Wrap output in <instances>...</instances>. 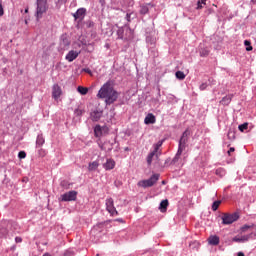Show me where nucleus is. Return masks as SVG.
I'll return each mask as SVG.
<instances>
[{
    "label": "nucleus",
    "instance_id": "f257e3e1",
    "mask_svg": "<svg viewBox=\"0 0 256 256\" xmlns=\"http://www.w3.org/2000/svg\"><path fill=\"white\" fill-rule=\"evenodd\" d=\"M98 99H105L106 105H113L119 99V92L114 90L111 82H106L98 91Z\"/></svg>",
    "mask_w": 256,
    "mask_h": 256
},
{
    "label": "nucleus",
    "instance_id": "f03ea898",
    "mask_svg": "<svg viewBox=\"0 0 256 256\" xmlns=\"http://www.w3.org/2000/svg\"><path fill=\"white\" fill-rule=\"evenodd\" d=\"M36 20L39 21L43 18V14L47 13V10L49 9V6L47 5V0H37L36 1Z\"/></svg>",
    "mask_w": 256,
    "mask_h": 256
},
{
    "label": "nucleus",
    "instance_id": "7ed1b4c3",
    "mask_svg": "<svg viewBox=\"0 0 256 256\" xmlns=\"http://www.w3.org/2000/svg\"><path fill=\"white\" fill-rule=\"evenodd\" d=\"M162 145H163V140H160L153 145L154 150L150 152L147 156L148 165H151L153 163V157H156V159H159V156L161 155V151L159 149H161Z\"/></svg>",
    "mask_w": 256,
    "mask_h": 256
},
{
    "label": "nucleus",
    "instance_id": "20e7f679",
    "mask_svg": "<svg viewBox=\"0 0 256 256\" xmlns=\"http://www.w3.org/2000/svg\"><path fill=\"white\" fill-rule=\"evenodd\" d=\"M159 174H153L149 179L147 180H140L138 182V187H143L144 189H147V187H153L157 181H159Z\"/></svg>",
    "mask_w": 256,
    "mask_h": 256
},
{
    "label": "nucleus",
    "instance_id": "39448f33",
    "mask_svg": "<svg viewBox=\"0 0 256 256\" xmlns=\"http://www.w3.org/2000/svg\"><path fill=\"white\" fill-rule=\"evenodd\" d=\"M239 219V214L237 212L229 214L225 213L222 215V224L223 225H231L235 223Z\"/></svg>",
    "mask_w": 256,
    "mask_h": 256
},
{
    "label": "nucleus",
    "instance_id": "423d86ee",
    "mask_svg": "<svg viewBox=\"0 0 256 256\" xmlns=\"http://www.w3.org/2000/svg\"><path fill=\"white\" fill-rule=\"evenodd\" d=\"M106 210L110 215H119V212L115 208V204L113 202V198L106 199Z\"/></svg>",
    "mask_w": 256,
    "mask_h": 256
},
{
    "label": "nucleus",
    "instance_id": "0eeeda50",
    "mask_svg": "<svg viewBox=\"0 0 256 256\" xmlns=\"http://www.w3.org/2000/svg\"><path fill=\"white\" fill-rule=\"evenodd\" d=\"M77 191L72 190L61 195V201H76Z\"/></svg>",
    "mask_w": 256,
    "mask_h": 256
},
{
    "label": "nucleus",
    "instance_id": "6e6552de",
    "mask_svg": "<svg viewBox=\"0 0 256 256\" xmlns=\"http://www.w3.org/2000/svg\"><path fill=\"white\" fill-rule=\"evenodd\" d=\"M85 15H87V9L85 8H79L74 14L73 17L75 21L79 19V21H83L85 19Z\"/></svg>",
    "mask_w": 256,
    "mask_h": 256
},
{
    "label": "nucleus",
    "instance_id": "1a4fd4ad",
    "mask_svg": "<svg viewBox=\"0 0 256 256\" xmlns=\"http://www.w3.org/2000/svg\"><path fill=\"white\" fill-rule=\"evenodd\" d=\"M187 137H189V130H186V131L183 132V134H182V136L179 140L178 147H182V148L186 149L187 142L189 141V139Z\"/></svg>",
    "mask_w": 256,
    "mask_h": 256
},
{
    "label": "nucleus",
    "instance_id": "9d476101",
    "mask_svg": "<svg viewBox=\"0 0 256 256\" xmlns=\"http://www.w3.org/2000/svg\"><path fill=\"white\" fill-rule=\"evenodd\" d=\"M63 91L61 90V86L59 84H54L52 87V97L57 101L59 97H61Z\"/></svg>",
    "mask_w": 256,
    "mask_h": 256
},
{
    "label": "nucleus",
    "instance_id": "9b49d317",
    "mask_svg": "<svg viewBox=\"0 0 256 256\" xmlns=\"http://www.w3.org/2000/svg\"><path fill=\"white\" fill-rule=\"evenodd\" d=\"M79 53L81 52H77L75 50L69 51L68 54L66 55V61H69V63H72V61H75V59L79 57Z\"/></svg>",
    "mask_w": 256,
    "mask_h": 256
},
{
    "label": "nucleus",
    "instance_id": "f8f14e48",
    "mask_svg": "<svg viewBox=\"0 0 256 256\" xmlns=\"http://www.w3.org/2000/svg\"><path fill=\"white\" fill-rule=\"evenodd\" d=\"M156 121H157V118H155V115H153V113L147 114V116L144 119L145 125H153L156 123Z\"/></svg>",
    "mask_w": 256,
    "mask_h": 256
},
{
    "label": "nucleus",
    "instance_id": "ddd939ff",
    "mask_svg": "<svg viewBox=\"0 0 256 256\" xmlns=\"http://www.w3.org/2000/svg\"><path fill=\"white\" fill-rule=\"evenodd\" d=\"M249 239H251V234L250 235H244L241 237H237L235 236L232 241H234L235 243H246V241H249Z\"/></svg>",
    "mask_w": 256,
    "mask_h": 256
},
{
    "label": "nucleus",
    "instance_id": "4468645a",
    "mask_svg": "<svg viewBox=\"0 0 256 256\" xmlns=\"http://www.w3.org/2000/svg\"><path fill=\"white\" fill-rule=\"evenodd\" d=\"M106 171H111V169H115V160L107 159L106 163L103 165Z\"/></svg>",
    "mask_w": 256,
    "mask_h": 256
},
{
    "label": "nucleus",
    "instance_id": "2eb2a0df",
    "mask_svg": "<svg viewBox=\"0 0 256 256\" xmlns=\"http://www.w3.org/2000/svg\"><path fill=\"white\" fill-rule=\"evenodd\" d=\"M183 151H185V148L178 146V151L175 155V157L172 160V163L175 164L179 161V159L181 158V155L183 154Z\"/></svg>",
    "mask_w": 256,
    "mask_h": 256
},
{
    "label": "nucleus",
    "instance_id": "dca6fc26",
    "mask_svg": "<svg viewBox=\"0 0 256 256\" xmlns=\"http://www.w3.org/2000/svg\"><path fill=\"white\" fill-rule=\"evenodd\" d=\"M131 39H133V30L126 28L124 33V41H131Z\"/></svg>",
    "mask_w": 256,
    "mask_h": 256
},
{
    "label": "nucleus",
    "instance_id": "f3484780",
    "mask_svg": "<svg viewBox=\"0 0 256 256\" xmlns=\"http://www.w3.org/2000/svg\"><path fill=\"white\" fill-rule=\"evenodd\" d=\"M102 115H103V112L96 110L91 113V119H92V121H99V119H101Z\"/></svg>",
    "mask_w": 256,
    "mask_h": 256
},
{
    "label": "nucleus",
    "instance_id": "a211bd4d",
    "mask_svg": "<svg viewBox=\"0 0 256 256\" xmlns=\"http://www.w3.org/2000/svg\"><path fill=\"white\" fill-rule=\"evenodd\" d=\"M96 169H99V160L90 162V163L88 164V171L93 172V171H95Z\"/></svg>",
    "mask_w": 256,
    "mask_h": 256
},
{
    "label": "nucleus",
    "instance_id": "6ab92c4d",
    "mask_svg": "<svg viewBox=\"0 0 256 256\" xmlns=\"http://www.w3.org/2000/svg\"><path fill=\"white\" fill-rule=\"evenodd\" d=\"M167 207H169V200H162L159 207L160 211L162 213H165V211H167Z\"/></svg>",
    "mask_w": 256,
    "mask_h": 256
},
{
    "label": "nucleus",
    "instance_id": "aec40b11",
    "mask_svg": "<svg viewBox=\"0 0 256 256\" xmlns=\"http://www.w3.org/2000/svg\"><path fill=\"white\" fill-rule=\"evenodd\" d=\"M233 99V94H230L228 96H225L222 98V100L220 101L221 105H229V103H231V100Z\"/></svg>",
    "mask_w": 256,
    "mask_h": 256
},
{
    "label": "nucleus",
    "instance_id": "412c9836",
    "mask_svg": "<svg viewBox=\"0 0 256 256\" xmlns=\"http://www.w3.org/2000/svg\"><path fill=\"white\" fill-rule=\"evenodd\" d=\"M149 5H151V3L140 6V15H147V13H149Z\"/></svg>",
    "mask_w": 256,
    "mask_h": 256
},
{
    "label": "nucleus",
    "instance_id": "4be33fe9",
    "mask_svg": "<svg viewBox=\"0 0 256 256\" xmlns=\"http://www.w3.org/2000/svg\"><path fill=\"white\" fill-rule=\"evenodd\" d=\"M209 245H218L219 244V237L217 235L210 236L208 238Z\"/></svg>",
    "mask_w": 256,
    "mask_h": 256
},
{
    "label": "nucleus",
    "instance_id": "5701e85b",
    "mask_svg": "<svg viewBox=\"0 0 256 256\" xmlns=\"http://www.w3.org/2000/svg\"><path fill=\"white\" fill-rule=\"evenodd\" d=\"M94 135H95V137H101V135H103V130L101 128V125H96L95 126Z\"/></svg>",
    "mask_w": 256,
    "mask_h": 256
},
{
    "label": "nucleus",
    "instance_id": "b1692460",
    "mask_svg": "<svg viewBox=\"0 0 256 256\" xmlns=\"http://www.w3.org/2000/svg\"><path fill=\"white\" fill-rule=\"evenodd\" d=\"M253 227H255V224H251V225L246 224L240 228V231L241 233H247V231H249V229H253Z\"/></svg>",
    "mask_w": 256,
    "mask_h": 256
},
{
    "label": "nucleus",
    "instance_id": "393cba45",
    "mask_svg": "<svg viewBox=\"0 0 256 256\" xmlns=\"http://www.w3.org/2000/svg\"><path fill=\"white\" fill-rule=\"evenodd\" d=\"M77 91L80 93V95H87V93H89V88L78 86Z\"/></svg>",
    "mask_w": 256,
    "mask_h": 256
},
{
    "label": "nucleus",
    "instance_id": "a878e982",
    "mask_svg": "<svg viewBox=\"0 0 256 256\" xmlns=\"http://www.w3.org/2000/svg\"><path fill=\"white\" fill-rule=\"evenodd\" d=\"M117 36H118V39H123L125 41V29L119 28L117 30Z\"/></svg>",
    "mask_w": 256,
    "mask_h": 256
},
{
    "label": "nucleus",
    "instance_id": "bb28decb",
    "mask_svg": "<svg viewBox=\"0 0 256 256\" xmlns=\"http://www.w3.org/2000/svg\"><path fill=\"white\" fill-rule=\"evenodd\" d=\"M45 143V138H43V135H39L36 139V145L38 147H42V145Z\"/></svg>",
    "mask_w": 256,
    "mask_h": 256
},
{
    "label": "nucleus",
    "instance_id": "cd10ccee",
    "mask_svg": "<svg viewBox=\"0 0 256 256\" xmlns=\"http://www.w3.org/2000/svg\"><path fill=\"white\" fill-rule=\"evenodd\" d=\"M248 127H249V123L245 122V123L239 125L238 129H239V131H241V133H243V131H246V129H248Z\"/></svg>",
    "mask_w": 256,
    "mask_h": 256
},
{
    "label": "nucleus",
    "instance_id": "c85d7f7f",
    "mask_svg": "<svg viewBox=\"0 0 256 256\" xmlns=\"http://www.w3.org/2000/svg\"><path fill=\"white\" fill-rule=\"evenodd\" d=\"M219 205H221V200L214 201L212 204V211H217V209H219Z\"/></svg>",
    "mask_w": 256,
    "mask_h": 256
},
{
    "label": "nucleus",
    "instance_id": "c756f323",
    "mask_svg": "<svg viewBox=\"0 0 256 256\" xmlns=\"http://www.w3.org/2000/svg\"><path fill=\"white\" fill-rule=\"evenodd\" d=\"M244 45L246 46V51H253V46H251V41L245 40Z\"/></svg>",
    "mask_w": 256,
    "mask_h": 256
},
{
    "label": "nucleus",
    "instance_id": "7c9ffc66",
    "mask_svg": "<svg viewBox=\"0 0 256 256\" xmlns=\"http://www.w3.org/2000/svg\"><path fill=\"white\" fill-rule=\"evenodd\" d=\"M176 77H177L180 81H183V79H185V73H183L182 71H177V72H176Z\"/></svg>",
    "mask_w": 256,
    "mask_h": 256
},
{
    "label": "nucleus",
    "instance_id": "2f4dec72",
    "mask_svg": "<svg viewBox=\"0 0 256 256\" xmlns=\"http://www.w3.org/2000/svg\"><path fill=\"white\" fill-rule=\"evenodd\" d=\"M207 3V0H199L197 2V9H203L202 5H205Z\"/></svg>",
    "mask_w": 256,
    "mask_h": 256
},
{
    "label": "nucleus",
    "instance_id": "473e14b6",
    "mask_svg": "<svg viewBox=\"0 0 256 256\" xmlns=\"http://www.w3.org/2000/svg\"><path fill=\"white\" fill-rule=\"evenodd\" d=\"M207 56H209V50L201 49L200 50V57H207Z\"/></svg>",
    "mask_w": 256,
    "mask_h": 256
},
{
    "label": "nucleus",
    "instance_id": "72a5a7b5",
    "mask_svg": "<svg viewBox=\"0 0 256 256\" xmlns=\"http://www.w3.org/2000/svg\"><path fill=\"white\" fill-rule=\"evenodd\" d=\"M18 157L19 159H25V157H27V153L25 151H20L18 153Z\"/></svg>",
    "mask_w": 256,
    "mask_h": 256
},
{
    "label": "nucleus",
    "instance_id": "f704fd0d",
    "mask_svg": "<svg viewBox=\"0 0 256 256\" xmlns=\"http://www.w3.org/2000/svg\"><path fill=\"white\" fill-rule=\"evenodd\" d=\"M228 139H235V132L233 130L228 131Z\"/></svg>",
    "mask_w": 256,
    "mask_h": 256
},
{
    "label": "nucleus",
    "instance_id": "c9c22d12",
    "mask_svg": "<svg viewBox=\"0 0 256 256\" xmlns=\"http://www.w3.org/2000/svg\"><path fill=\"white\" fill-rule=\"evenodd\" d=\"M7 235V229L3 228L0 233V237H5Z\"/></svg>",
    "mask_w": 256,
    "mask_h": 256
},
{
    "label": "nucleus",
    "instance_id": "e433bc0d",
    "mask_svg": "<svg viewBox=\"0 0 256 256\" xmlns=\"http://www.w3.org/2000/svg\"><path fill=\"white\" fill-rule=\"evenodd\" d=\"M205 89H207V83H202L200 85V91H205Z\"/></svg>",
    "mask_w": 256,
    "mask_h": 256
},
{
    "label": "nucleus",
    "instance_id": "4c0bfd02",
    "mask_svg": "<svg viewBox=\"0 0 256 256\" xmlns=\"http://www.w3.org/2000/svg\"><path fill=\"white\" fill-rule=\"evenodd\" d=\"M4 14L5 12L3 11V4L0 2V17H3Z\"/></svg>",
    "mask_w": 256,
    "mask_h": 256
},
{
    "label": "nucleus",
    "instance_id": "58836bf2",
    "mask_svg": "<svg viewBox=\"0 0 256 256\" xmlns=\"http://www.w3.org/2000/svg\"><path fill=\"white\" fill-rule=\"evenodd\" d=\"M22 241H23V238H22V237H16V238H15V242H16V243H22Z\"/></svg>",
    "mask_w": 256,
    "mask_h": 256
},
{
    "label": "nucleus",
    "instance_id": "ea45409f",
    "mask_svg": "<svg viewBox=\"0 0 256 256\" xmlns=\"http://www.w3.org/2000/svg\"><path fill=\"white\" fill-rule=\"evenodd\" d=\"M75 113H76V115H83V110L76 109Z\"/></svg>",
    "mask_w": 256,
    "mask_h": 256
},
{
    "label": "nucleus",
    "instance_id": "a19ab883",
    "mask_svg": "<svg viewBox=\"0 0 256 256\" xmlns=\"http://www.w3.org/2000/svg\"><path fill=\"white\" fill-rule=\"evenodd\" d=\"M61 186L64 187V189H69V186H67V182H61Z\"/></svg>",
    "mask_w": 256,
    "mask_h": 256
},
{
    "label": "nucleus",
    "instance_id": "79ce46f5",
    "mask_svg": "<svg viewBox=\"0 0 256 256\" xmlns=\"http://www.w3.org/2000/svg\"><path fill=\"white\" fill-rule=\"evenodd\" d=\"M64 255L65 256H71V255H73V252L70 251V250H67Z\"/></svg>",
    "mask_w": 256,
    "mask_h": 256
},
{
    "label": "nucleus",
    "instance_id": "37998d69",
    "mask_svg": "<svg viewBox=\"0 0 256 256\" xmlns=\"http://www.w3.org/2000/svg\"><path fill=\"white\" fill-rule=\"evenodd\" d=\"M235 151V148L234 147H231L229 150H228V155H231V153H234Z\"/></svg>",
    "mask_w": 256,
    "mask_h": 256
},
{
    "label": "nucleus",
    "instance_id": "c03bdc74",
    "mask_svg": "<svg viewBox=\"0 0 256 256\" xmlns=\"http://www.w3.org/2000/svg\"><path fill=\"white\" fill-rule=\"evenodd\" d=\"M221 173H223V169H217V170H216V175H219V174H221Z\"/></svg>",
    "mask_w": 256,
    "mask_h": 256
},
{
    "label": "nucleus",
    "instance_id": "a18cd8bd",
    "mask_svg": "<svg viewBox=\"0 0 256 256\" xmlns=\"http://www.w3.org/2000/svg\"><path fill=\"white\" fill-rule=\"evenodd\" d=\"M127 21H131V14L126 15Z\"/></svg>",
    "mask_w": 256,
    "mask_h": 256
},
{
    "label": "nucleus",
    "instance_id": "49530a36",
    "mask_svg": "<svg viewBox=\"0 0 256 256\" xmlns=\"http://www.w3.org/2000/svg\"><path fill=\"white\" fill-rule=\"evenodd\" d=\"M85 72L86 73H91V69L87 68V69H85Z\"/></svg>",
    "mask_w": 256,
    "mask_h": 256
},
{
    "label": "nucleus",
    "instance_id": "de8ad7c7",
    "mask_svg": "<svg viewBox=\"0 0 256 256\" xmlns=\"http://www.w3.org/2000/svg\"><path fill=\"white\" fill-rule=\"evenodd\" d=\"M238 256H245V254L243 252H239Z\"/></svg>",
    "mask_w": 256,
    "mask_h": 256
},
{
    "label": "nucleus",
    "instance_id": "09e8293b",
    "mask_svg": "<svg viewBox=\"0 0 256 256\" xmlns=\"http://www.w3.org/2000/svg\"><path fill=\"white\" fill-rule=\"evenodd\" d=\"M102 151H105V144L101 146Z\"/></svg>",
    "mask_w": 256,
    "mask_h": 256
},
{
    "label": "nucleus",
    "instance_id": "8fccbe9b",
    "mask_svg": "<svg viewBox=\"0 0 256 256\" xmlns=\"http://www.w3.org/2000/svg\"><path fill=\"white\" fill-rule=\"evenodd\" d=\"M24 13H29V8H26V9L24 10Z\"/></svg>",
    "mask_w": 256,
    "mask_h": 256
},
{
    "label": "nucleus",
    "instance_id": "3c124183",
    "mask_svg": "<svg viewBox=\"0 0 256 256\" xmlns=\"http://www.w3.org/2000/svg\"><path fill=\"white\" fill-rule=\"evenodd\" d=\"M162 185H165V181H162Z\"/></svg>",
    "mask_w": 256,
    "mask_h": 256
}]
</instances>
